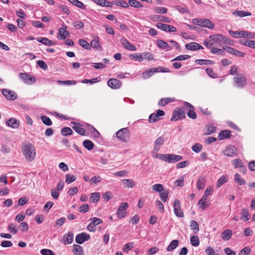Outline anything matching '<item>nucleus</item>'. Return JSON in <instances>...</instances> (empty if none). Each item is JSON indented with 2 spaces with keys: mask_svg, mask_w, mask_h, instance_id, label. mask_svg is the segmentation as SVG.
<instances>
[{
  "mask_svg": "<svg viewBox=\"0 0 255 255\" xmlns=\"http://www.w3.org/2000/svg\"><path fill=\"white\" fill-rule=\"evenodd\" d=\"M90 238V236L89 234L86 233H82L76 236L75 240L77 243L82 244L84 242L88 241Z\"/></svg>",
  "mask_w": 255,
  "mask_h": 255,
  "instance_id": "f3484780",
  "label": "nucleus"
},
{
  "mask_svg": "<svg viewBox=\"0 0 255 255\" xmlns=\"http://www.w3.org/2000/svg\"><path fill=\"white\" fill-rule=\"evenodd\" d=\"M251 251V249L249 247H246L240 251L239 255H249Z\"/></svg>",
  "mask_w": 255,
  "mask_h": 255,
  "instance_id": "774afa93",
  "label": "nucleus"
},
{
  "mask_svg": "<svg viewBox=\"0 0 255 255\" xmlns=\"http://www.w3.org/2000/svg\"><path fill=\"white\" fill-rule=\"evenodd\" d=\"M156 26L158 28L165 32H175L177 31V29L175 27L168 24L157 23Z\"/></svg>",
  "mask_w": 255,
  "mask_h": 255,
  "instance_id": "9b49d317",
  "label": "nucleus"
},
{
  "mask_svg": "<svg viewBox=\"0 0 255 255\" xmlns=\"http://www.w3.org/2000/svg\"><path fill=\"white\" fill-rule=\"evenodd\" d=\"M100 198V194L98 192H94L91 194L90 200L93 203H96L98 202Z\"/></svg>",
  "mask_w": 255,
  "mask_h": 255,
  "instance_id": "58836bf2",
  "label": "nucleus"
},
{
  "mask_svg": "<svg viewBox=\"0 0 255 255\" xmlns=\"http://www.w3.org/2000/svg\"><path fill=\"white\" fill-rule=\"evenodd\" d=\"M69 2L72 3L73 5L76 6L77 7L82 9H84L85 8V6L84 4L81 1L78 0H68Z\"/></svg>",
  "mask_w": 255,
  "mask_h": 255,
  "instance_id": "ea45409f",
  "label": "nucleus"
},
{
  "mask_svg": "<svg viewBox=\"0 0 255 255\" xmlns=\"http://www.w3.org/2000/svg\"><path fill=\"white\" fill-rule=\"evenodd\" d=\"M160 69L162 67H160ZM159 68H152L151 69H147L142 74V76L144 79H147L151 76L154 73L159 71Z\"/></svg>",
  "mask_w": 255,
  "mask_h": 255,
  "instance_id": "412c9836",
  "label": "nucleus"
},
{
  "mask_svg": "<svg viewBox=\"0 0 255 255\" xmlns=\"http://www.w3.org/2000/svg\"><path fill=\"white\" fill-rule=\"evenodd\" d=\"M243 31L244 30L234 31L230 30H229V32L234 38H238L244 37Z\"/></svg>",
  "mask_w": 255,
  "mask_h": 255,
  "instance_id": "f704fd0d",
  "label": "nucleus"
},
{
  "mask_svg": "<svg viewBox=\"0 0 255 255\" xmlns=\"http://www.w3.org/2000/svg\"><path fill=\"white\" fill-rule=\"evenodd\" d=\"M6 124L8 127L12 128H17L19 126L18 121L16 120L15 118H12L7 120Z\"/></svg>",
  "mask_w": 255,
  "mask_h": 255,
  "instance_id": "b1692460",
  "label": "nucleus"
},
{
  "mask_svg": "<svg viewBox=\"0 0 255 255\" xmlns=\"http://www.w3.org/2000/svg\"><path fill=\"white\" fill-rule=\"evenodd\" d=\"M174 212L175 214L178 217H183L184 214L181 209L180 202L178 199H176L174 202Z\"/></svg>",
  "mask_w": 255,
  "mask_h": 255,
  "instance_id": "ddd939ff",
  "label": "nucleus"
},
{
  "mask_svg": "<svg viewBox=\"0 0 255 255\" xmlns=\"http://www.w3.org/2000/svg\"><path fill=\"white\" fill-rule=\"evenodd\" d=\"M182 159V156L170 154H162L160 159L168 163H174Z\"/></svg>",
  "mask_w": 255,
  "mask_h": 255,
  "instance_id": "423d86ee",
  "label": "nucleus"
},
{
  "mask_svg": "<svg viewBox=\"0 0 255 255\" xmlns=\"http://www.w3.org/2000/svg\"><path fill=\"white\" fill-rule=\"evenodd\" d=\"M195 62L200 65L205 64V65H208V64H214V62L212 60H205V59H197L195 61Z\"/></svg>",
  "mask_w": 255,
  "mask_h": 255,
  "instance_id": "49530a36",
  "label": "nucleus"
},
{
  "mask_svg": "<svg viewBox=\"0 0 255 255\" xmlns=\"http://www.w3.org/2000/svg\"><path fill=\"white\" fill-rule=\"evenodd\" d=\"M114 3L117 5L121 6L124 8H127L129 6L128 3L124 0H115Z\"/></svg>",
  "mask_w": 255,
  "mask_h": 255,
  "instance_id": "5fc2aeb1",
  "label": "nucleus"
},
{
  "mask_svg": "<svg viewBox=\"0 0 255 255\" xmlns=\"http://www.w3.org/2000/svg\"><path fill=\"white\" fill-rule=\"evenodd\" d=\"M231 131L229 130H224L220 132L218 138L219 140H223L230 137Z\"/></svg>",
  "mask_w": 255,
  "mask_h": 255,
  "instance_id": "c756f323",
  "label": "nucleus"
},
{
  "mask_svg": "<svg viewBox=\"0 0 255 255\" xmlns=\"http://www.w3.org/2000/svg\"><path fill=\"white\" fill-rule=\"evenodd\" d=\"M226 36L222 34H213L209 36V38L204 40V44L208 48H211L214 45H221L225 44Z\"/></svg>",
  "mask_w": 255,
  "mask_h": 255,
  "instance_id": "f257e3e1",
  "label": "nucleus"
},
{
  "mask_svg": "<svg viewBox=\"0 0 255 255\" xmlns=\"http://www.w3.org/2000/svg\"><path fill=\"white\" fill-rule=\"evenodd\" d=\"M223 152L225 155L232 157L237 154L236 148L234 146L229 145L226 147Z\"/></svg>",
  "mask_w": 255,
  "mask_h": 255,
  "instance_id": "a211bd4d",
  "label": "nucleus"
},
{
  "mask_svg": "<svg viewBox=\"0 0 255 255\" xmlns=\"http://www.w3.org/2000/svg\"><path fill=\"white\" fill-rule=\"evenodd\" d=\"M150 18L154 21H160L166 23H170L171 22L170 19L168 17L160 15H152L150 16Z\"/></svg>",
  "mask_w": 255,
  "mask_h": 255,
  "instance_id": "aec40b11",
  "label": "nucleus"
},
{
  "mask_svg": "<svg viewBox=\"0 0 255 255\" xmlns=\"http://www.w3.org/2000/svg\"><path fill=\"white\" fill-rule=\"evenodd\" d=\"M90 46L98 50H101L102 46L99 43V38L98 36H95L94 39L91 41Z\"/></svg>",
  "mask_w": 255,
  "mask_h": 255,
  "instance_id": "cd10ccee",
  "label": "nucleus"
},
{
  "mask_svg": "<svg viewBox=\"0 0 255 255\" xmlns=\"http://www.w3.org/2000/svg\"><path fill=\"white\" fill-rule=\"evenodd\" d=\"M185 108L189 109L187 114L189 118L192 119H195L197 117V115L194 112V107L190 103L185 102L183 104Z\"/></svg>",
  "mask_w": 255,
  "mask_h": 255,
  "instance_id": "9d476101",
  "label": "nucleus"
},
{
  "mask_svg": "<svg viewBox=\"0 0 255 255\" xmlns=\"http://www.w3.org/2000/svg\"><path fill=\"white\" fill-rule=\"evenodd\" d=\"M235 86L239 88L242 89L247 84V80L246 77L242 73H237L234 78Z\"/></svg>",
  "mask_w": 255,
  "mask_h": 255,
  "instance_id": "20e7f679",
  "label": "nucleus"
},
{
  "mask_svg": "<svg viewBox=\"0 0 255 255\" xmlns=\"http://www.w3.org/2000/svg\"><path fill=\"white\" fill-rule=\"evenodd\" d=\"M83 144L84 147L87 149L88 150H91L93 148L94 143L90 140H85L83 141Z\"/></svg>",
  "mask_w": 255,
  "mask_h": 255,
  "instance_id": "a19ab883",
  "label": "nucleus"
},
{
  "mask_svg": "<svg viewBox=\"0 0 255 255\" xmlns=\"http://www.w3.org/2000/svg\"><path fill=\"white\" fill-rule=\"evenodd\" d=\"M59 34L62 39H64L67 37L68 33L63 28H60L59 29Z\"/></svg>",
  "mask_w": 255,
  "mask_h": 255,
  "instance_id": "bf43d9fd",
  "label": "nucleus"
},
{
  "mask_svg": "<svg viewBox=\"0 0 255 255\" xmlns=\"http://www.w3.org/2000/svg\"><path fill=\"white\" fill-rule=\"evenodd\" d=\"M8 230L12 234H16L17 232V228L14 224H10L8 227Z\"/></svg>",
  "mask_w": 255,
  "mask_h": 255,
  "instance_id": "69168bd1",
  "label": "nucleus"
},
{
  "mask_svg": "<svg viewBox=\"0 0 255 255\" xmlns=\"http://www.w3.org/2000/svg\"><path fill=\"white\" fill-rule=\"evenodd\" d=\"M155 205L156 207L159 209L160 212L163 213L164 211V206L161 201L159 200L156 201L155 202Z\"/></svg>",
  "mask_w": 255,
  "mask_h": 255,
  "instance_id": "0e129e2a",
  "label": "nucleus"
},
{
  "mask_svg": "<svg viewBox=\"0 0 255 255\" xmlns=\"http://www.w3.org/2000/svg\"><path fill=\"white\" fill-rule=\"evenodd\" d=\"M165 114L164 112L161 110H158L156 113L151 114L149 117V122L153 123L156 122L158 120V118L160 116H163Z\"/></svg>",
  "mask_w": 255,
  "mask_h": 255,
  "instance_id": "2eb2a0df",
  "label": "nucleus"
},
{
  "mask_svg": "<svg viewBox=\"0 0 255 255\" xmlns=\"http://www.w3.org/2000/svg\"><path fill=\"white\" fill-rule=\"evenodd\" d=\"M2 93L7 100H14L17 98V94L13 91L3 89Z\"/></svg>",
  "mask_w": 255,
  "mask_h": 255,
  "instance_id": "4468645a",
  "label": "nucleus"
},
{
  "mask_svg": "<svg viewBox=\"0 0 255 255\" xmlns=\"http://www.w3.org/2000/svg\"><path fill=\"white\" fill-rule=\"evenodd\" d=\"M40 119L43 123L45 125L48 126L52 125V122L49 117L46 116H42L41 117Z\"/></svg>",
  "mask_w": 255,
  "mask_h": 255,
  "instance_id": "09e8293b",
  "label": "nucleus"
},
{
  "mask_svg": "<svg viewBox=\"0 0 255 255\" xmlns=\"http://www.w3.org/2000/svg\"><path fill=\"white\" fill-rule=\"evenodd\" d=\"M21 149L22 152L27 161H32L34 159L36 151L35 147L31 143H23Z\"/></svg>",
  "mask_w": 255,
  "mask_h": 255,
  "instance_id": "f03ea898",
  "label": "nucleus"
},
{
  "mask_svg": "<svg viewBox=\"0 0 255 255\" xmlns=\"http://www.w3.org/2000/svg\"><path fill=\"white\" fill-rule=\"evenodd\" d=\"M202 146L201 144L196 143L192 146V149L195 152L198 153L201 151Z\"/></svg>",
  "mask_w": 255,
  "mask_h": 255,
  "instance_id": "e2e57ef3",
  "label": "nucleus"
},
{
  "mask_svg": "<svg viewBox=\"0 0 255 255\" xmlns=\"http://www.w3.org/2000/svg\"><path fill=\"white\" fill-rule=\"evenodd\" d=\"M152 188L153 191L160 193L163 190L162 185L160 184H156L152 186Z\"/></svg>",
  "mask_w": 255,
  "mask_h": 255,
  "instance_id": "052dcab7",
  "label": "nucleus"
},
{
  "mask_svg": "<svg viewBox=\"0 0 255 255\" xmlns=\"http://www.w3.org/2000/svg\"><path fill=\"white\" fill-rule=\"evenodd\" d=\"M40 253L42 255H55V254L49 249H42Z\"/></svg>",
  "mask_w": 255,
  "mask_h": 255,
  "instance_id": "338daca9",
  "label": "nucleus"
},
{
  "mask_svg": "<svg viewBox=\"0 0 255 255\" xmlns=\"http://www.w3.org/2000/svg\"><path fill=\"white\" fill-rule=\"evenodd\" d=\"M128 206V205L127 202H123L121 204L117 211V215L119 218H123L127 215L126 210Z\"/></svg>",
  "mask_w": 255,
  "mask_h": 255,
  "instance_id": "1a4fd4ad",
  "label": "nucleus"
},
{
  "mask_svg": "<svg viewBox=\"0 0 255 255\" xmlns=\"http://www.w3.org/2000/svg\"><path fill=\"white\" fill-rule=\"evenodd\" d=\"M235 181L240 185H243L246 184V181L242 178L240 175L238 173H236L235 175Z\"/></svg>",
  "mask_w": 255,
  "mask_h": 255,
  "instance_id": "e433bc0d",
  "label": "nucleus"
},
{
  "mask_svg": "<svg viewBox=\"0 0 255 255\" xmlns=\"http://www.w3.org/2000/svg\"><path fill=\"white\" fill-rule=\"evenodd\" d=\"M121 42L122 45L128 50L134 51L136 50V46H134V45L131 44L125 38H122L121 39Z\"/></svg>",
  "mask_w": 255,
  "mask_h": 255,
  "instance_id": "6ab92c4d",
  "label": "nucleus"
},
{
  "mask_svg": "<svg viewBox=\"0 0 255 255\" xmlns=\"http://www.w3.org/2000/svg\"><path fill=\"white\" fill-rule=\"evenodd\" d=\"M71 124L73 125L72 128L81 135H86V129L83 128V126L77 122H72Z\"/></svg>",
  "mask_w": 255,
  "mask_h": 255,
  "instance_id": "f8f14e48",
  "label": "nucleus"
},
{
  "mask_svg": "<svg viewBox=\"0 0 255 255\" xmlns=\"http://www.w3.org/2000/svg\"><path fill=\"white\" fill-rule=\"evenodd\" d=\"M73 234L71 232H68L67 234H65L63 237L64 244L68 245L71 244L73 241Z\"/></svg>",
  "mask_w": 255,
  "mask_h": 255,
  "instance_id": "c85d7f7f",
  "label": "nucleus"
},
{
  "mask_svg": "<svg viewBox=\"0 0 255 255\" xmlns=\"http://www.w3.org/2000/svg\"><path fill=\"white\" fill-rule=\"evenodd\" d=\"M157 45L159 48L162 49H166L167 50H170L172 49V47L170 46V45L165 41L161 39L157 40Z\"/></svg>",
  "mask_w": 255,
  "mask_h": 255,
  "instance_id": "a878e982",
  "label": "nucleus"
},
{
  "mask_svg": "<svg viewBox=\"0 0 255 255\" xmlns=\"http://www.w3.org/2000/svg\"><path fill=\"white\" fill-rule=\"evenodd\" d=\"M61 133L62 135L67 136L73 134V132L70 128L66 127L61 130Z\"/></svg>",
  "mask_w": 255,
  "mask_h": 255,
  "instance_id": "8fccbe9b",
  "label": "nucleus"
},
{
  "mask_svg": "<svg viewBox=\"0 0 255 255\" xmlns=\"http://www.w3.org/2000/svg\"><path fill=\"white\" fill-rule=\"evenodd\" d=\"M186 48L188 50L195 51L200 49H203V47L200 44L196 42H191L189 44H187L185 45Z\"/></svg>",
  "mask_w": 255,
  "mask_h": 255,
  "instance_id": "5701e85b",
  "label": "nucleus"
},
{
  "mask_svg": "<svg viewBox=\"0 0 255 255\" xmlns=\"http://www.w3.org/2000/svg\"><path fill=\"white\" fill-rule=\"evenodd\" d=\"M211 52L213 54H218L223 56L225 54V52L223 49H221L215 47H211Z\"/></svg>",
  "mask_w": 255,
  "mask_h": 255,
  "instance_id": "6e6d98bb",
  "label": "nucleus"
},
{
  "mask_svg": "<svg viewBox=\"0 0 255 255\" xmlns=\"http://www.w3.org/2000/svg\"><path fill=\"white\" fill-rule=\"evenodd\" d=\"M159 195L161 200L163 202H165L168 197L169 191L168 190H163V192L161 191L160 193H159Z\"/></svg>",
  "mask_w": 255,
  "mask_h": 255,
  "instance_id": "37998d69",
  "label": "nucleus"
},
{
  "mask_svg": "<svg viewBox=\"0 0 255 255\" xmlns=\"http://www.w3.org/2000/svg\"><path fill=\"white\" fill-rule=\"evenodd\" d=\"M192 23L211 29H213L215 26L214 24L208 18H194L192 20Z\"/></svg>",
  "mask_w": 255,
  "mask_h": 255,
  "instance_id": "7ed1b4c3",
  "label": "nucleus"
},
{
  "mask_svg": "<svg viewBox=\"0 0 255 255\" xmlns=\"http://www.w3.org/2000/svg\"><path fill=\"white\" fill-rule=\"evenodd\" d=\"M178 244L179 241L178 240H173L167 247V251L168 252L172 251L178 246Z\"/></svg>",
  "mask_w": 255,
  "mask_h": 255,
  "instance_id": "c9c22d12",
  "label": "nucleus"
},
{
  "mask_svg": "<svg viewBox=\"0 0 255 255\" xmlns=\"http://www.w3.org/2000/svg\"><path fill=\"white\" fill-rule=\"evenodd\" d=\"M233 14L239 16L240 17H243L246 16H249L251 15V13L248 11H235L233 12Z\"/></svg>",
  "mask_w": 255,
  "mask_h": 255,
  "instance_id": "c03bdc74",
  "label": "nucleus"
},
{
  "mask_svg": "<svg viewBox=\"0 0 255 255\" xmlns=\"http://www.w3.org/2000/svg\"><path fill=\"white\" fill-rule=\"evenodd\" d=\"M154 11L156 13L163 14L167 12V9L164 7L157 6L155 7Z\"/></svg>",
  "mask_w": 255,
  "mask_h": 255,
  "instance_id": "680f3d73",
  "label": "nucleus"
},
{
  "mask_svg": "<svg viewBox=\"0 0 255 255\" xmlns=\"http://www.w3.org/2000/svg\"><path fill=\"white\" fill-rule=\"evenodd\" d=\"M129 4L130 6L136 8L142 7L143 6L142 4L141 3L135 0H129L128 1V5Z\"/></svg>",
  "mask_w": 255,
  "mask_h": 255,
  "instance_id": "864d4df0",
  "label": "nucleus"
},
{
  "mask_svg": "<svg viewBox=\"0 0 255 255\" xmlns=\"http://www.w3.org/2000/svg\"><path fill=\"white\" fill-rule=\"evenodd\" d=\"M191 244L193 246L197 247L200 243L199 238L197 236H193L190 238Z\"/></svg>",
  "mask_w": 255,
  "mask_h": 255,
  "instance_id": "de8ad7c7",
  "label": "nucleus"
},
{
  "mask_svg": "<svg viewBox=\"0 0 255 255\" xmlns=\"http://www.w3.org/2000/svg\"><path fill=\"white\" fill-rule=\"evenodd\" d=\"M242 219L244 221H247L250 219L249 210L247 208H244L242 210Z\"/></svg>",
  "mask_w": 255,
  "mask_h": 255,
  "instance_id": "79ce46f5",
  "label": "nucleus"
},
{
  "mask_svg": "<svg viewBox=\"0 0 255 255\" xmlns=\"http://www.w3.org/2000/svg\"><path fill=\"white\" fill-rule=\"evenodd\" d=\"M244 38L248 39H255V33L249 32L248 31H243Z\"/></svg>",
  "mask_w": 255,
  "mask_h": 255,
  "instance_id": "603ef678",
  "label": "nucleus"
},
{
  "mask_svg": "<svg viewBox=\"0 0 255 255\" xmlns=\"http://www.w3.org/2000/svg\"><path fill=\"white\" fill-rule=\"evenodd\" d=\"M116 137L121 141L127 142L129 140L128 129L123 128L116 132Z\"/></svg>",
  "mask_w": 255,
  "mask_h": 255,
  "instance_id": "39448f33",
  "label": "nucleus"
},
{
  "mask_svg": "<svg viewBox=\"0 0 255 255\" xmlns=\"http://www.w3.org/2000/svg\"><path fill=\"white\" fill-rule=\"evenodd\" d=\"M93 1L98 5L106 7H111L113 5V3L106 0H92Z\"/></svg>",
  "mask_w": 255,
  "mask_h": 255,
  "instance_id": "4be33fe9",
  "label": "nucleus"
},
{
  "mask_svg": "<svg viewBox=\"0 0 255 255\" xmlns=\"http://www.w3.org/2000/svg\"><path fill=\"white\" fill-rule=\"evenodd\" d=\"M185 118V113L183 108H176L173 112V116L171 119L172 121H177Z\"/></svg>",
  "mask_w": 255,
  "mask_h": 255,
  "instance_id": "0eeeda50",
  "label": "nucleus"
},
{
  "mask_svg": "<svg viewBox=\"0 0 255 255\" xmlns=\"http://www.w3.org/2000/svg\"><path fill=\"white\" fill-rule=\"evenodd\" d=\"M206 181V177L203 175L199 176L197 183V188L198 190H201L204 188Z\"/></svg>",
  "mask_w": 255,
  "mask_h": 255,
  "instance_id": "393cba45",
  "label": "nucleus"
},
{
  "mask_svg": "<svg viewBox=\"0 0 255 255\" xmlns=\"http://www.w3.org/2000/svg\"><path fill=\"white\" fill-rule=\"evenodd\" d=\"M37 41L47 46L53 44L49 39L45 37H39L37 38Z\"/></svg>",
  "mask_w": 255,
  "mask_h": 255,
  "instance_id": "72a5a7b5",
  "label": "nucleus"
},
{
  "mask_svg": "<svg viewBox=\"0 0 255 255\" xmlns=\"http://www.w3.org/2000/svg\"><path fill=\"white\" fill-rule=\"evenodd\" d=\"M175 101V99L173 98H166L160 99L158 102V105L164 106L166 104Z\"/></svg>",
  "mask_w": 255,
  "mask_h": 255,
  "instance_id": "2f4dec72",
  "label": "nucleus"
},
{
  "mask_svg": "<svg viewBox=\"0 0 255 255\" xmlns=\"http://www.w3.org/2000/svg\"><path fill=\"white\" fill-rule=\"evenodd\" d=\"M232 235V232L231 230H226L221 234V238L223 240L227 241L229 240Z\"/></svg>",
  "mask_w": 255,
  "mask_h": 255,
  "instance_id": "473e14b6",
  "label": "nucleus"
},
{
  "mask_svg": "<svg viewBox=\"0 0 255 255\" xmlns=\"http://www.w3.org/2000/svg\"><path fill=\"white\" fill-rule=\"evenodd\" d=\"M76 180V177L74 175L66 174L65 181L67 183L70 184Z\"/></svg>",
  "mask_w": 255,
  "mask_h": 255,
  "instance_id": "4d7b16f0",
  "label": "nucleus"
},
{
  "mask_svg": "<svg viewBox=\"0 0 255 255\" xmlns=\"http://www.w3.org/2000/svg\"><path fill=\"white\" fill-rule=\"evenodd\" d=\"M72 252L75 255H83V248L78 245L75 244L72 247Z\"/></svg>",
  "mask_w": 255,
  "mask_h": 255,
  "instance_id": "bb28decb",
  "label": "nucleus"
},
{
  "mask_svg": "<svg viewBox=\"0 0 255 255\" xmlns=\"http://www.w3.org/2000/svg\"><path fill=\"white\" fill-rule=\"evenodd\" d=\"M79 43L82 47L87 50H90L91 48L90 44L84 39H80Z\"/></svg>",
  "mask_w": 255,
  "mask_h": 255,
  "instance_id": "3c124183",
  "label": "nucleus"
},
{
  "mask_svg": "<svg viewBox=\"0 0 255 255\" xmlns=\"http://www.w3.org/2000/svg\"><path fill=\"white\" fill-rule=\"evenodd\" d=\"M190 226L192 230L194 231V233H197L199 230V225L198 223L195 220H192L190 222Z\"/></svg>",
  "mask_w": 255,
  "mask_h": 255,
  "instance_id": "a18cd8bd",
  "label": "nucleus"
},
{
  "mask_svg": "<svg viewBox=\"0 0 255 255\" xmlns=\"http://www.w3.org/2000/svg\"><path fill=\"white\" fill-rule=\"evenodd\" d=\"M228 180V177L227 175H223L218 180L216 186L217 187H221L223 184L227 182Z\"/></svg>",
  "mask_w": 255,
  "mask_h": 255,
  "instance_id": "4c0bfd02",
  "label": "nucleus"
},
{
  "mask_svg": "<svg viewBox=\"0 0 255 255\" xmlns=\"http://www.w3.org/2000/svg\"><path fill=\"white\" fill-rule=\"evenodd\" d=\"M19 77L23 82L28 85H31L36 81V79L34 76H31L27 73H20L19 74Z\"/></svg>",
  "mask_w": 255,
  "mask_h": 255,
  "instance_id": "6e6552de",
  "label": "nucleus"
},
{
  "mask_svg": "<svg viewBox=\"0 0 255 255\" xmlns=\"http://www.w3.org/2000/svg\"><path fill=\"white\" fill-rule=\"evenodd\" d=\"M108 85L112 89H119L122 86V82L120 80L111 78L107 82Z\"/></svg>",
  "mask_w": 255,
  "mask_h": 255,
  "instance_id": "dca6fc26",
  "label": "nucleus"
},
{
  "mask_svg": "<svg viewBox=\"0 0 255 255\" xmlns=\"http://www.w3.org/2000/svg\"><path fill=\"white\" fill-rule=\"evenodd\" d=\"M129 57L131 59L137 60L139 62H142L143 61V56L141 54H130Z\"/></svg>",
  "mask_w": 255,
  "mask_h": 255,
  "instance_id": "13d9d810",
  "label": "nucleus"
},
{
  "mask_svg": "<svg viewBox=\"0 0 255 255\" xmlns=\"http://www.w3.org/2000/svg\"><path fill=\"white\" fill-rule=\"evenodd\" d=\"M123 185L126 188H133L135 186V183L132 179H123L122 180Z\"/></svg>",
  "mask_w": 255,
  "mask_h": 255,
  "instance_id": "7c9ffc66",
  "label": "nucleus"
}]
</instances>
